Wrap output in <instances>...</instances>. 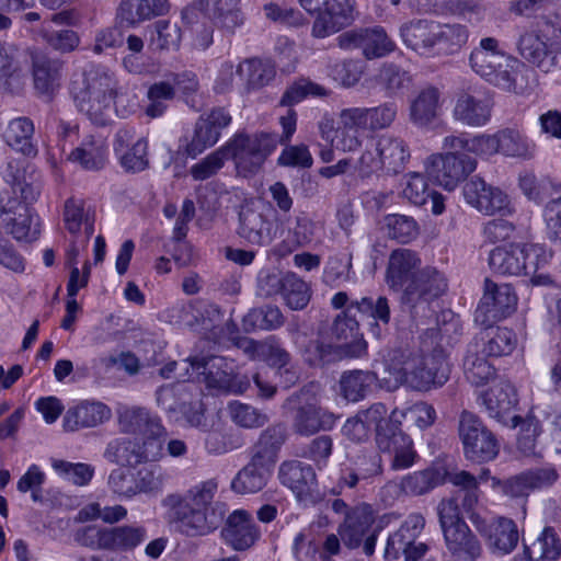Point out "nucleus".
<instances>
[{"mask_svg": "<svg viewBox=\"0 0 561 561\" xmlns=\"http://www.w3.org/2000/svg\"><path fill=\"white\" fill-rule=\"evenodd\" d=\"M0 219L19 241L31 242L39 236V224L32 205L38 199L41 182L25 159H11L1 172Z\"/></svg>", "mask_w": 561, "mask_h": 561, "instance_id": "1", "label": "nucleus"}, {"mask_svg": "<svg viewBox=\"0 0 561 561\" xmlns=\"http://www.w3.org/2000/svg\"><path fill=\"white\" fill-rule=\"evenodd\" d=\"M421 260L409 249L392 251L386 282L392 290H401L400 302L412 317H426L432 304L447 289L444 275L435 267L420 268Z\"/></svg>", "mask_w": 561, "mask_h": 561, "instance_id": "2", "label": "nucleus"}, {"mask_svg": "<svg viewBox=\"0 0 561 561\" xmlns=\"http://www.w3.org/2000/svg\"><path fill=\"white\" fill-rule=\"evenodd\" d=\"M217 484L203 482L184 495L169 494L163 500L168 508V520L175 531L195 538L215 531L226 516V505L214 501Z\"/></svg>", "mask_w": 561, "mask_h": 561, "instance_id": "3", "label": "nucleus"}, {"mask_svg": "<svg viewBox=\"0 0 561 561\" xmlns=\"http://www.w3.org/2000/svg\"><path fill=\"white\" fill-rule=\"evenodd\" d=\"M117 82L113 72L100 66H92L73 77L70 94L80 112L100 126L112 122Z\"/></svg>", "mask_w": 561, "mask_h": 561, "instance_id": "4", "label": "nucleus"}, {"mask_svg": "<svg viewBox=\"0 0 561 561\" xmlns=\"http://www.w3.org/2000/svg\"><path fill=\"white\" fill-rule=\"evenodd\" d=\"M297 114L289 110L287 115L280 117L283 135L268 133L236 134L222 146L227 159L234 163L237 173L249 176L257 173L267 157L276 149L277 142H288L296 130Z\"/></svg>", "mask_w": 561, "mask_h": 561, "instance_id": "5", "label": "nucleus"}, {"mask_svg": "<svg viewBox=\"0 0 561 561\" xmlns=\"http://www.w3.org/2000/svg\"><path fill=\"white\" fill-rule=\"evenodd\" d=\"M550 254L539 244L512 243L497 247L490 252L489 265L497 274L530 277L536 286H550L551 276L542 270L548 264Z\"/></svg>", "mask_w": 561, "mask_h": 561, "instance_id": "6", "label": "nucleus"}, {"mask_svg": "<svg viewBox=\"0 0 561 561\" xmlns=\"http://www.w3.org/2000/svg\"><path fill=\"white\" fill-rule=\"evenodd\" d=\"M446 548L457 561H477L482 546L460 516L456 499L443 500L437 507Z\"/></svg>", "mask_w": 561, "mask_h": 561, "instance_id": "7", "label": "nucleus"}, {"mask_svg": "<svg viewBox=\"0 0 561 561\" xmlns=\"http://www.w3.org/2000/svg\"><path fill=\"white\" fill-rule=\"evenodd\" d=\"M402 375L407 383L416 390L440 387L449 378L450 367L442 348H434L427 355H411L402 364Z\"/></svg>", "mask_w": 561, "mask_h": 561, "instance_id": "8", "label": "nucleus"}, {"mask_svg": "<svg viewBox=\"0 0 561 561\" xmlns=\"http://www.w3.org/2000/svg\"><path fill=\"white\" fill-rule=\"evenodd\" d=\"M309 13H317L312 35L324 38L347 27L355 20L351 0H299Z\"/></svg>", "mask_w": 561, "mask_h": 561, "instance_id": "9", "label": "nucleus"}, {"mask_svg": "<svg viewBox=\"0 0 561 561\" xmlns=\"http://www.w3.org/2000/svg\"><path fill=\"white\" fill-rule=\"evenodd\" d=\"M458 432L467 459L480 463L494 459L499 454L496 438L476 414L463 411Z\"/></svg>", "mask_w": 561, "mask_h": 561, "instance_id": "10", "label": "nucleus"}, {"mask_svg": "<svg viewBox=\"0 0 561 561\" xmlns=\"http://www.w3.org/2000/svg\"><path fill=\"white\" fill-rule=\"evenodd\" d=\"M190 364L208 388L243 393L250 387V380L234 375L232 363L221 356L193 357Z\"/></svg>", "mask_w": 561, "mask_h": 561, "instance_id": "11", "label": "nucleus"}, {"mask_svg": "<svg viewBox=\"0 0 561 561\" xmlns=\"http://www.w3.org/2000/svg\"><path fill=\"white\" fill-rule=\"evenodd\" d=\"M517 307V295L510 284H496L484 279L483 296L474 311V322L491 327L511 316Z\"/></svg>", "mask_w": 561, "mask_h": 561, "instance_id": "12", "label": "nucleus"}, {"mask_svg": "<svg viewBox=\"0 0 561 561\" xmlns=\"http://www.w3.org/2000/svg\"><path fill=\"white\" fill-rule=\"evenodd\" d=\"M476 168V159L467 153H434L428 157L426 162L427 174L448 191L454 190Z\"/></svg>", "mask_w": 561, "mask_h": 561, "instance_id": "13", "label": "nucleus"}, {"mask_svg": "<svg viewBox=\"0 0 561 561\" xmlns=\"http://www.w3.org/2000/svg\"><path fill=\"white\" fill-rule=\"evenodd\" d=\"M162 455L161 440L130 438L112 440L104 453V457L121 467H136L142 462L156 461Z\"/></svg>", "mask_w": 561, "mask_h": 561, "instance_id": "14", "label": "nucleus"}, {"mask_svg": "<svg viewBox=\"0 0 561 561\" xmlns=\"http://www.w3.org/2000/svg\"><path fill=\"white\" fill-rule=\"evenodd\" d=\"M336 39L342 49L358 48L368 60L382 58L396 49V44L380 26L350 30Z\"/></svg>", "mask_w": 561, "mask_h": 561, "instance_id": "15", "label": "nucleus"}, {"mask_svg": "<svg viewBox=\"0 0 561 561\" xmlns=\"http://www.w3.org/2000/svg\"><path fill=\"white\" fill-rule=\"evenodd\" d=\"M462 193L466 202L484 215H506L512 211L508 196L499 187L486 184L480 176L470 178Z\"/></svg>", "mask_w": 561, "mask_h": 561, "instance_id": "16", "label": "nucleus"}, {"mask_svg": "<svg viewBox=\"0 0 561 561\" xmlns=\"http://www.w3.org/2000/svg\"><path fill=\"white\" fill-rule=\"evenodd\" d=\"M279 479L305 505L314 504L319 500L316 492L317 476L311 465L298 460L285 461L279 467Z\"/></svg>", "mask_w": 561, "mask_h": 561, "instance_id": "17", "label": "nucleus"}, {"mask_svg": "<svg viewBox=\"0 0 561 561\" xmlns=\"http://www.w3.org/2000/svg\"><path fill=\"white\" fill-rule=\"evenodd\" d=\"M220 537L232 550L247 551L261 538V530L248 511L236 510L228 515Z\"/></svg>", "mask_w": 561, "mask_h": 561, "instance_id": "18", "label": "nucleus"}, {"mask_svg": "<svg viewBox=\"0 0 561 561\" xmlns=\"http://www.w3.org/2000/svg\"><path fill=\"white\" fill-rule=\"evenodd\" d=\"M121 432L130 435H140L142 439L160 440L165 434L158 415L142 407H124L117 411Z\"/></svg>", "mask_w": 561, "mask_h": 561, "instance_id": "19", "label": "nucleus"}, {"mask_svg": "<svg viewBox=\"0 0 561 561\" xmlns=\"http://www.w3.org/2000/svg\"><path fill=\"white\" fill-rule=\"evenodd\" d=\"M237 232L248 243L264 247L272 243L275 228L260 207L253 204H245L241 206L239 211Z\"/></svg>", "mask_w": 561, "mask_h": 561, "instance_id": "20", "label": "nucleus"}, {"mask_svg": "<svg viewBox=\"0 0 561 561\" xmlns=\"http://www.w3.org/2000/svg\"><path fill=\"white\" fill-rule=\"evenodd\" d=\"M476 528L484 538L488 548L495 554H508L518 543L517 526L510 518L499 517L490 522L477 520Z\"/></svg>", "mask_w": 561, "mask_h": 561, "instance_id": "21", "label": "nucleus"}, {"mask_svg": "<svg viewBox=\"0 0 561 561\" xmlns=\"http://www.w3.org/2000/svg\"><path fill=\"white\" fill-rule=\"evenodd\" d=\"M337 416L313 402L299 404L293 410L291 430L294 434L310 437L321 431L334 427Z\"/></svg>", "mask_w": 561, "mask_h": 561, "instance_id": "22", "label": "nucleus"}, {"mask_svg": "<svg viewBox=\"0 0 561 561\" xmlns=\"http://www.w3.org/2000/svg\"><path fill=\"white\" fill-rule=\"evenodd\" d=\"M492 111L493 102L490 98L460 91L456 95L451 115L455 122L463 126L483 127L490 122Z\"/></svg>", "mask_w": 561, "mask_h": 561, "instance_id": "23", "label": "nucleus"}, {"mask_svg": "<svg viewBox=\"0 0 561 561\" xmlns=\"http://www.w3.org/2000/svg\"><path fill=\"white\" fill-rule=\"evenodd\" d=\"M480 399L491 417L503 424L512 421L513 426L517 425L519 416L513 414L517 404V394L511 382L500 381L493 385L481 394Z\"/></svg>", "mask_w": 561, "mask_h": 561, "instance_id": "24", "label": "nucleus"}, {"mask_svg": "<svg viewBox=\"0 0 561 561\" xmlns=\"http://www.w3.org/2000/svg\"><path fill=\"white\" fill-rule=\"evenodd\" d=\"M64 62L44 54L32 57V72L36 92L51 100L61 85Z\"/></svg>", "mask_w": 561, "mask_h": 561, "instance_id": "25", "label": "nucleus"}, {"mask_svg": "<svg viewBox=\"0 0 561 561\" xmlns=\"http://www.w3.org/2000/svg\"><path fill=\"white\" fill-rule=\"evenodd\" d=\"M169 11L168 0H122L116 11V21L122 26L135 27Z\"/></svg>", "mask_w": 561, "mask_h": 561, "instance_id": "26", "label": "nucleus"}, {"mask_svg": "<svg viewBox=\"0 0 561 561\" xmlns=\"http://www.w3.org/2000/svg\"><path fill=\"white\" fill-rule=\"evenodd\" d=\"M519 54L543 72H549L556 66L557 48L537 32H526L518 41Z\"/></svg>", "mask_w": 561, "mask_h": 561, "instance_id": "27", "label": "nucleus"}, {"mask_svg": "<svg viewBox=\"0 0 561 561\" xmlns=\"http://www.w3.org/2000/svg\"><path fill=\"white\" fill-rule=\"evenodd\" d=\"M377 446L381 453H388L392 456L390 467L393 470L409 469L419 459L413 440L401 430V426L391 432L390 435L381 437V442Z\"/></svg>", "mask_w": 561, "mask_h": 561, "instance_id": "28", "label": "nucleus"}, {"mask_svg": "<svg viewBox=\"0 0 561 561\" xmlns=\"http://www.w3.org/2000/svg\"><path fill=\"white\" fill-rule=\"evenodd\" d=\"M355 309L363 319L369 320L370 333L380 339L391 319L389 300L385 296L362 297L351 301L348 310Z\"/></svg>", "mask_w": 561, "mask_h": 561, "instance_id": "29", "label": "nucleus"}, {"mask_svg": "<svg viewBox=\"0 0 561 561\" xmlns=\"http://www.w3.org/2000/svg\"><path fill=\"white\" fill-rule=\"evenodd\" d=\"M374 523L369 505L360 504L346 513L337 533L344 545L351 549L358 548Z\"/></svg>", "mask_w": 561, "mask_h": 561, "instance_id": "30", "label": "nucleus"}, {"mask_svg": "<svg viewBox=\"0 0 561 561\" xmlns=\"http://www.w3.org/2000/svg\"><path fill=\"white\" fill-rule=\"evenodd\" d=\"M439 23L416 20L405 23L400 28L404 44L416 53L424 55L433 50L438 42Z\"/></svg>", "mask_w": 561, "mask_h": 561, "instance_id": "31", "label": "nucleus"}, {"mask_svg": "<svg viewBox=\"0 0 561 561\" xmlns=\"http://www.w3.org/2000/svg\"><path fill=\"white\" fill-rule=\"evenodd\" d=\"M439 113L440 91L434 85L423 88L410 102L409 118L417 127L431 126Z\"/></svg>", "mask_w": 561, "mask_h": 561, "instance_id": "32", "label": "nucleus"}, {"mask_svg": "<svg viewBox=\"0 0 561 561\" xmlns=\"http://www.w3.org/2000/svg\"><path fill=\"white\" fill-rule=\"evenodd\" d=\"M376 152L381 159L382 169L388 174L402 172L411 157L407 142L402 138L390 134H385L378 138Z\"/></svg>", "mask_w": 561, "mask_h": 561, "instance_id": "33", "label": "nucleus"}, {"mask_svg": "<svg viewBox=\"0 0 561 561\" xmlns=\"http://www.w3.org/2000/svg\"><path fill=\"white\" fill-rule=\"evenodd\" d=\"M111 409L102 402L84 401L69 409L64 416V428L75 432L98 426L111 417Z\"/></svg>", "mask_w": 561, "mask_h": 561, "instance_id": "34", "label": "nucleus"}, {"mask_svg": "<svg viewBox=\"0 0 561 561\" xmlns=\"http://www.w3.org/2000/svg\"><path fill=\"white\" fill-rule=\"evenodd\" d=\"M368 128L366 108L352 107L342 110L339 115V137L336 149L355 150L359 145V129Z\"/></svg>", "mask_w": 561, "mask_h": 561, "instance_id": "35", "label": "nucleus"}, {"mask_svg": "<svg viewBox=\"0 0 561 561\" xmlns=\"http://www.w3.org/2000/svg\"><path fill=\"white\" fill-rule=\"evenodd\" d=\"M313 364H331L344 358L360 357L364 354V345L360 342L354 344H341L329 339V342L314 340L309 343L307 350Z\"/></svg>", "mask_w": 561, "mask_h": 561, "instance_id": "36", "label": "nucleus"}, {"mask_svg": "<svg viewBox=\"0 0 561 561\" xmlns=\"http://www.w3.org/2000/svg\"><path fill=\"white\" fill-rule=\"evenodd\" d=\"M65 229L75 239H79L83 231L82 243L88 244L94 232V217L84 208V202L78 198H68L65 202L62 214Z\"/></svg>", "mask_w": 561, "mask_h": 561, "instance_id": "37", "label": "nucleus"}, {"mask_svg": "<svg viewBox=\"0 0 561 561\" xmlns=\"http://www.w3.org/2000/svg\"><path fill=\"white\" fill-rule=\"evenodd\" d=\"M358 415L366 424L368 430H375L376 443L381 442V437L390 435L401 426L402 419H404L403 411L394 409L388 415V409L383 403L377 402L371 404L368 409L359 411Z\"/></svg>", "mask_w": 561, "mask_h": 561, "instance_id": "38", "label": "nucleus"}, {"mask_svg": "<svg viewBox=\"0 0 561 561\" xmlns=\"http://www.w3.org/2000/svg\"><path fill=\"white\" fill-rule=\"evenodd\" d=\"M68 159L85 170L99 171L104 168L107 159L105 140L101 137L89 136L70 152Z\"/></svg>", "mask_w": 561, "mask_h": 561, "instance_id": "39", "label": "nucleus"}, {"mask_svg": "<svg viewBox=\"0 0 561 561\" xmlns=\"http://www.w3.org/2000/svg\"><path fill=\"white\" fill-rule=\"evenodd\" d=\"M463 371L467 380L474 386H481L488 382L495 373V369L482 353L478 340H473L468 345L463 358Z\"/></svg>", "mask_w": 561, "mask_h": 561, "instance_id": "40", "label": "nucleus"}, {"mask_svg": "<svg viewBox=\"0 0 561 561\" xmlns=\"http://www.w3.org/2000/svg\"><path fill=\"white\" fill-rule=\"evenodd\" d=\"M488 330L481 333L476 340L481 345V351L485 356L500 357L510 355L516 347V334L507 328L485 327Z\"/></svg>", "mask_w": 561, "mask_h": 561, "instance_id": "41", "label": "nucleus"}, {"mask_svg": "<svg viewBox=\"0 0 561 561\" xmlns=\"http://www.w3.org/2000/svg\"><path fill=\"white\" fill-rule=\"evenodd\" d=\"M445 476L439 467L414 471L400 480L399 488L405 495L420 496L443 484Z\"/></svg>", "mask_w": 561, "mask_h": 561, "instance_id": "42", "label": "nucleus"}, {"mask_svg": "<svg viewBox=\"0 0 561 561\" xmlns=\"http://www.w3.org/2000/svg\"><path fill=\"white\" fill-rule=\"evenodd\" d=\"M34 124L28 117H16L7 124L3 130L5 142L24 156H34L36 148L32 142Z\"/></svg>", "mask_w": 561, "mask_h": 561, "instance_id": "43", "label": "nucleus"}, {"mask_svg": "<svg viewBox=\"0 0 561 561\" xmlns=\"http://www.w3.org/2000/svg\"><path fill=\"white\" fill-rule=\"evenodd\" d=\"M499 154L522 160L534 156V147L518 129L506 127L495 133Z\"/></svg>", "mask_w": 561, "mask_h": 561, "instance_id": "44", "label": "nucleus"}, {"mask_svg": "<svg viewBox=\"0 0 561 561\" xmlns=\"http://www.w3.org/2000/svg\"><path fill=\"white\" fill-rule=\"evenodd\" d=\"M507 55L499 47L497 39L485 37L480 41V45L476 47L470 55V66L476 73L482 78L491 73L497 61H506Z\"/></svg>", "mask_w": 561, "mask_h": 561, "instance_id": "45", "label": "nucleus"}, {"mask_svg": "<svg viewBox=\"0 0 561 561\" xmlns=\"http://www.w3.org/2000/svg\"><path fill=\"white\" fill-rule=\"evenodd\" d=\"M377 382V376L370 370L345 371L340 379L341 394L352 402L364 399Z\"/></svg>", "mask_w": 561, "mask_h": 561, "instance_id": "46", "label": "nucleus"}, {"mask_svg": "<svg viewBox=\"0 0 561 561\" xmlns=\"http://www.w3.org/2000/svg\"><path fill=\"white\" fill-rule=\"evenodd\" d=\"M376 84L386 96H396L408 89L412 82V76L400 66L386 62L381 65L375 76Z\"/></svg>", "mask_w": 561, "mask_h": 561, "instance_id": "47", "label": "nucleus"}, {"mask_svg": "<svg viewBox=\"0 0 561 561\" xmlns=\"http://www.w3.org/2000/svg\"><path fill=\"white\" fill-rule=\"evenodd\" d=\"M182 42V30L175 22L158 20L152 24L149 47L153 51H176Z\"/></svg>", "mask_w": 561, "mask_h": 561, "instance_id": "48", "label": "nucleus"}, {"mask_svg": "<svg viewBox=\"0 0 561 561\" xmlns=\"http://www.w3.org/2000/svg\"><path fill=\"white\" fill-rule=\"evenodd\" d=\"M285 322V318L277 306L264 305L261 307L252 308L242 320L245 331L260 330H276Z\"/></svg>", "mask_w": 561, "mask_h": 561, "instance_id": "49", "label": "nucleus"}, {"mask_svg": "<svg viewBox=\"0 0 561 561\" xmlns=\"http://www.w3.org/2000/svg\"><path fill=\"white\" fill-rule=\"evenodd\" d=\"M351 310L341 312L335 317L329 332V339L341 344H354L360 342L364 345V353L367 350V343L359 333L358 321L350 314Z\"/></svg>", "mask_w": 561, "mask_h": 561, "instance_id": "50", "label": "nucleus"}, {"mask_svg": "<svg viewBox=\"0 0 561 561\" xmlns=\"http://www.w3.org/2000/svg\"><path fill=\"white\" fill-rule=\"evenodd\" d=\"M241 0H208L211 4V15L224 30L233 33L244 23V14L240 7Z\"/></svg>", "mask_w": 561, "mask_h": 561, "instance_id": "51", "label": "nucleus"}, {"mask_svg": "<svg viewBox=\"0 0 561 561\" xmlns=\"http://www.w3.org/2000/svg\"><path fill=\"white\" fill-rule=\"evenodd\" d=\"M491 73L483 78L491 84L507 91L517 92V79L519 77L520 62L507 55L506 61H497Z\"/></svg>", "mask_w": 561, "mask_h": 561, "instance_id": "52", "label": "nucleus"}, {"mask_svg": "<svg viewBox=\"0 0 561 561\" xmlns=\"http://www.w3.org/2000/svg\"><path fill=\"white\" fill-rule=\"evenodd\" d=\"M237 73L247 78L249 88L257 89L273 80L275 68L270 61L252 58L240 64Z\"/></svg>", "mask_w": 561, "mask_h": 561, "instance_id": "53", "label": "nucleus"}, {"mask_svg": "<svg viewBox=\"0 0 561 561\" xmlns=\"http://www.w3.org/2000/svg\"><path fill=\"white\" fill-rule=\"evenodd\" d=\"M285 284L280 295L286 305L293 310H302L311 298L308 284L294 273L285 274Z\"/></svg>", "mask_w": 561, "mask_h": 561, "instance_id": "54", "label": "nucleus"}, {"mask_svg": "<svg viewBox=\"0 0 561 561\" xmlns=\"http://www.w3.org/2000/svg\"><path fill=\"white\" fill-rule=\"evenodd\" d=\"M270 477L271 473L248 463L232 480L231 488L240 494L256 493L266 485Z\"/></svg>", "mask_w": 561, "mask_h": 561, "instance_id": "55", "label": "nucleus"}, {"mask_svg": "<svg viewBox=\"0 0 561 561\" xmlns=\"http://www.w3.org/2000/svg\"><path fill=\"white\" fill-rule=\"evenodd\" d=\"M146 538L144 527L121 526L107 528L106 543L108 550H130Z\"/></svg>", "mask_w": 561, "mask_h": 561, "instance_id": "56", "label": "nucleus"}, {"mask_svg": "<svg viewBox=\"0 0 561 561\" xmlns=\"http://www.w3.org/2000/svg\"><path fill=\"white\" fill-rule=\"evenodd\" d=\"M352 256H330L323 267L322 282L331 288H337L351 279Z\"/></svg>", "mask_w": 561, "mask_h": 561, "instance_id": "57", "label": "nucleus"}, {"mask_svg": "<svg viewBox=\"0 0 561 561\" xmlns=\"http://www.w3.org/2000/svg\"><path fill=\"white\" fill-rule=\"evenodd\" d=\"M525 552L535 554L538 561H556L561 552V543L553 528L546 527L533 547L525 546Z\"/></svg>", "mask_w": 561, "mask_h": 561, "instance_id": "58", "label": "nucleus"}, {"mask_svg": "<svg viewBox=\"0 0 561 561\" xmlns=\"http://www.w3.org/2000/svg\"><path fill=\"white\" fill-rule=\"evenodd\" d=\"M228 410L232 422L243 428H259L268 422L267 414L250 404L234 401Z\"/></svg>", "mask_w": 561, "mask_h": 561, "instance_id": "59", "label": "nucleus"}, {"mask_svg": "<svg viewBox=\"0 0 561 561\" xmlns=\"http://www.w3.org/2000/svg\"><path fill=\"white\" fill-rule=\"evenodd\" d=\"M220 137L217 130L204 116H201L195 124L194 135L191 142L186 146L188 156L196 157L206 148L214 146Z\"/></svg>", "mask_w": 561, "mask_h": 561, "instance_id": "60", "label": "nucleus"}, {"mask_svg": "<svg viewBox=\"0 0 561 561\" xmlns=\"http://www.w3.org/2000/svg\"><path fill=\"white\" fill-rule=\"evenodd\" d=\"M308 95L327 96L328 91L318 83L301 79L287 88L279 103L283 106H291L299 103Z\"/></svg>", "mask_w": 561, "mask_h": 561, "instance_id": "61", "label": "nucleus"}, {"mask_svg": "<svg viewBox=\"0 0 561 561\" xmlns=\"http://www.w3.org/2000/svg\"><path fill=\"white\" fill-rule=\"evenodd\" d=\"M431 195L426 178L419 172H411L405 175V186L402 196L414 206H423Z\"/></svg>", "mask_w": 561, "mask_h": 561, "instance_id": "62", "label": "nucleus"}, {"mask_svg": "<svg viewBox=\"0 0 561 561\" xmlns=\"http://www.w3.org/2000/svg\"><path fill=\"white\" fill-rule=\"evenodd\" d=\"M227 157L222 147L209 153L199 162L191 167L190 173L195 181H205L216 175L224 167Z\"/></svg>", "mask_w": 561, "mask_h": 561, "instance_id": "63", "label": "nucleus"}, {"mask_svg": "<svg viewBox=\"0 0 561 561\" xmlns=\"http://www.w3.org/2000/svg\"><path fill=\"white\" fill-rule=\"evenodd\" d=\"M350 466L364 482H368L382 473L381 457L375 453L358 454L352 459Z\"/></svg>", "mask_w": 561, "mask_h": 561, "instance_id": "64", "label": "nucleus"}]
</instances>
